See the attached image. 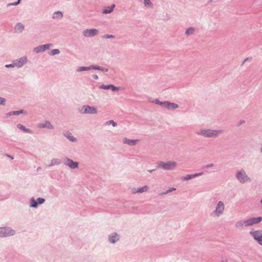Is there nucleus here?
<instances>
[{"label":"nucleus","mask_w":262,"mask_h":262,"mask_svg":"<svg viewBox=\"0 0 262 262\" xmlns=\"http://www.w3.org/2000/svg\"><path fill=\"white\" fill-rule=\"evenodd\" d=\"M221 133V131L218 130L203 129L199 132L198 134L202 135L207 137H212L218 136Z\"/></svg>","instance_id":"f257e3e1"},{"label":"nucleus","mask_w":262,"mask_h":262,"mask_svg":"<svg viewBox=\"0 0 262 262\" xmlns=\"http://www.w3.org/2000/svg\"><path fill=\"white\" fill-rule=\"evenodd\" d=\"M177 165L175 162L168 161L166 163L161 162L159 164V166L164 169L171 170L173 169Z\"/></svg>","instance_id":"f03ea898"},{"label":"nucleus","mask_w":262,"mask_h":262,"mask_svg":"<svg viewBox=\"0 0 262 262\" xmlns=\"http://www.w3.org/2000/svg\"><path fill=\"white\" fill-rule=\"evenodd\" d=\"M254 239L258 243L262 246V230H257L251 232Z\"/></svg>","instance_id":"7ed1b4c3"},{"label":"nucleus","mask_w":262,"mask_h":262,"mask_svg":"<svg viewBox=\"0 0 262 262\" xmlns=\"http://www.w3.org/2000/svg\"><path fill=\"white\" fill-rule=\"evenodd\" d=\"M225 206L223 202L220 201L219 202L215 210L213 212V215L216 216H220L223 212Z\"/></svg>","instance_id":"20e7f679"},{"label":"nucleus","mask_w":262,"mask_h":262,"mask_svg":"<svg viewBox=\"0 0 262 262\" xmlns=\"http://www.w3.org/2000/svg\"><path fill=\"white\" fill-rule=\"evenodd\" d=\"M82 113L84 114H96L97 113V108L94 107H91L89 105H84L82 107Z\"/></svg>","instance_id":"39448f33"},{"label":"nucleus","mask_w":262,"mask_h":262,"mask_svg":"<svg viewBox=\"0 0 262 262\" xmlns=\"http://www.w3.org/2000/svg\"><path fill=\"white\" fill-rule=\"evenodd\" d=\"M1 232H2V236H6L13 235L15 232L10 228H1Z\"/></svg>","instance_id":"423d86ee"},{"label":"nucleus","mask_w":262,"mask_h":262,"mask_svg":"<svg viewBox=\"0 0 262 262\" xmlns=\"http://www.w3.org/2000/svg\"><path fill=\"white\" fill-rule=\"evenodd\" d=\"M237 179L241 182L245 183L248 181L249 178L244 171H238L236 174Z\"/></svg>","instance_id":"0eeeda50"},{"label":"nucleus","mask_w":262,"mask_h":262,"mask_svg":"<svg viewBox=\"0 0 262 262\" xmlns=\"http://www.w3.org/2000/svg\"><path fill=\"white\" fill-rule=\"evenodd\" d=\"M262 221L261 217H252L246 220L247 226H252L258 224Z\"/></svg>","instance_id":"6e6552de"},{"label":"nucleus","mask_w":262,"mask_h":262,"mask_svg":"<svg viewBox=\"0 0 262 262\" xmlns=\"http://www.w3.org/2000/svg\"><path fill=\"white\" fill-rule=\"evenodd\" d=\"M160 104L164 107L169 110H174L178 107V105L177 104L169 102L167 101L160 102Z\"/></svg>","instance_id":"1a4fd4ad"},{"label":"nucleus","mask_w":262,"mask_h":262,"mask_svg":"<svg viewBox=\"0 0 262 262\" xmlns=\"http://www.w3.org/2000/svg\"><path fill=\"white\" fill-rule=\"evenodd\" d=\"M98 31L97 29H87L83 31V33L86 37H92L96 35Z\"/></svg>","instance_id":"9d476101"},{"label":"nucleus","mask_w":262,"mask_h":262,"mask_svg":"<svg viewBox=\"0 0 262 262\" xmlns=\"http://www.w3.org/2000/svg\"><path fill=\"white\" fill-rule=\"evenodd\" d=\"M45 199L43 198H39L35 201L34 199L31 201V206L33 207H36L38 204H41L45 202Z\"/></svg>","instance_id":"9b49d317"},{"label":"nucleus","mask_w":262,"mask_h":262,"mask_svg":"<svg viewBox=\"0 0 262 262\" xmlns=\"http://www.w3.org/2000/svg\"><path fill=\"white\" fill-rule=\"evenodd\" d=\"M51 45L48 44V45H41L39 46L34 49V51L36 53H39L40 52H43L45 51L46 50L49 49V47L51 46Z\"/></svg>","instance_id":"f8f14e48"},{"label":"nucleus","mask_w":262,"mask_h":262,"mask_svg":"<svg viewBox=\"0 0 262 262\" xmlns=\"http://www.w3.org/2000/svg\"><path fill=\"white\" fill-rule=\"evenodd\" d=\"M139 141V140L138 139L132 140V139H127L126 138H125L123 141V142L124 144H126L129 145H132V146L135 145Z\"/></svg>","instance_id":"ddd939ff"},{"label":"nucleus","mask_w":262,"mask_h":262,"mask_svg":"<svg viewBox=\"0 0 262 262\" xmlns=\"http://www.w3.org/2000/svg\"><path fill=\"white\" fill-rule=\"evenodd\" d=\"M26 57L20 58L17 61L15 62V66L18 68L22 67L27 62Z\"/></svg>","instance_id":"4468645a"},{"label":"nucleus","mask_w":262,"mask_h":262,"mask_svg":"<svg viewBox=\"0 0 262 262\" xmlns=\"http://www.w3.org/2000/svg\"><path fill=\"white\" fill-rule=\"evenodd\" d=\"M148 189V187L147 186H145L143 187L138 188V189H133L132 191L134 193H142L143 192L147 191Z\"/></svg>","instance_id":"2eb2a0df"},{"label":"nucleus","mask_w":262,"mask_h":262,"mask_svg":"<svg viewBox=\"0 0 262 262\" xmlns=\"http://www.w3.org/2000/svg\"><path fill=\"white\" fill-rule=\"evenodd\" d=\"M67 165L72 168H75L77 167L78 163L74 162L71 160H68Z\"/></svg>","instance_id":"dca6fc26"},{"label":"nucleus","mask_w":262,"mask_h":262,"mask_svg":"<svg viewBox=\"0 0 262 262\" xmlns=\"http://www.w3.org/2000/svg\"><path fill=\"white\" fill-rule=\"evenodd\" d=\"M202 174H203V172L196 173L195 174H188V175H187L186 177H184L183 178V180H188L192 178H195L197 176H201Z\"/></svg>","instance_id":"f3484780"},{"label":"nucleus","mask_w":262,"mask_h":262,"mask_svg":"<svg viewBox=\"0 0 262 262\" xmlns=\"http://www.w3.org/2000/svg\"><path fill=\"white\" fill-rule=\"evenodd\" d=\"M115 7V4H113L110 7H108L106 8L105 9H104L103 11V13L106 14V13H110L112 12L113 11Z\"/></svg>","instance_id":"a211bd4d"},{"label":"nucleus","mask_w":262,"mask_h":262,"mask_svg":"<svg viewBox=\"0 0 262 262\" xmlns=\"http://www.w3.org/2000/svg\"><path fill=\"white\" fill-rule=\"evenodd\" d=\"M235 226L237 228H241L247 226L246 220L238 222L236 223Z\"/></svg>","instance_id":"6ab92c4d"},{"label":"nucleus","mask_w":262,"mask_h":262,"mask_svg":"<svg viewBox=\"0 0 262 262\" xmlns=\"http://www.w3.org/2000/svg\"><path fill=\"white\" fill-rule=\"evenodd\" d=\"M119 239V236L117 234H114L112 236H111L109 238V241L112 243H115Z\"/></svg>","instance_id":"aec40b11"},{"label":"nucleus","mask_w":262,"mask_h":262,"mask_svg":"<svg viewBox=\"0 0 262 262\" xmlns=\"http://www.w3.org/2000/svg\"><path fill=\"white\" fill-rule=\"evenodd\" d=\"M24 28V26L21 24L18 23L15 26V30L16 32H20L23 30Z\"/></svg>","instance_id":"412c9836"},{"label":"nucleus","mask_w":262,"mask_h":262,"mask_svg":"<svg viewBox=\"0 0 262 262\" xmlns=\"http://www.w3.org/2000/svg\"><path fill=\"white\" fill-rule=\"evenodd\" d=\"M40 128H52V126L49 122H46L45 123L40 124L38 126Z\"/></svg>","instance_id":"4be33fe9"},{"label":"nucleus","mask_w":262,"mask_h":262,"mask_svg":"<svg viewBox=\"0 0 262 262\" xmlns=\"http://www.w3.org/2000/svg\"><path fill=\"white\" fill-rule=\"evenodd\" d=\"M62 16V13L61 12L57 11L54 13L53 17V18H61Z\"/></svg>","instance_id":"5701e85b"},{"label":"nucleus","mask_w":262,"mask_h":262,"mask_svg":"<svg viewBox=\"0 0 262 262\" xmlns=\"http://www.w3.org/2000/svg\"><path fill=\"white\" fill-rule=\"evenodd\" d=\"M91 67H79L77 71L78 72H81V71H86V70H91Z\"/></svg>","instance_id":"b1692460"},{"label":"nucleus","mask_w":262,"mask_h":262,"mask_svg":"<svg viewBox=\"0 0 262 262\" xmlns=\"http://www.w3.org/2000/svg\"><path fill=\"white\" fill-rule=\"evenodd\" d=\"M194 31V29L193 28H188L186 31L185 33L186 35H189L193 34Z\"/></svg>","instance_id":"393cba45"},{"label":"nucleus","mask_w":262,"mask_h":262,"mask_svg":"<svg viewBox=\"0 0 262 262\" xmlns=\"http://www.w3.org/2000/svg\"><path fill=\"white\" fill-rule=\"evenodd\" d=\"M59 53V51L58 49H54L51 51L50 55H54L55 54H57Z\"/></svg>","instance_id":"a878e982"},{"label":"nucleus","mask_w":262,"mask_h":262,"mask_svg":"<svg viewBox=\"0 0 262 262\" xmlns=\"http://www.w3.org/2000/svg\"><path fill=\"white\" fill-rule=\"evenodd\" d=\"M17 127L25 132H29V130L28 129H26L24 126L21 124H18Z\"/></svg>","instance_id":"bb28decb"},{"label":"nucleus","mask_w":262,"mask_h":262,"mask_svg":"<svg viewBox=\"0 0 262 262\" xmlns=\"http://www.w3.org/2000/svg\"><path fill=\"white\" fill-rule=\"evenodd\" d=\"M100 88L101 89H104V90H107V89H109L111 88V84H109V85H102L101 86H100Z\"/></svg>","instance_id":"cd10ccee"},{"label":"nucleus","mask_w":262,"mask_h":262,"mask_svg":"<svg viewBox=\"0 0 262 262\" xmlns=\"http://www.w3.org/2000/svg\"><path fill=\"white\" fill-rule=\"evenodd\" d=\"M113 91H118L119 90V87H116L114 85L111 84V88Z\"/></svg>","instance_id":"c85d7f7f"},{"label":"nucleus","mask_w":262,"mask_h":262,"mask_svg":"<svg viewBox=\"0 0 262 262\" xmlns=\"http://www.w3.org/2000/svg\"><path fill=\"white\" fill-rule=\"evenodd\" d=\"M106 124H111L114 127L117 125L116 123L113 120H110V121L107 122Z\"/></svg>","instance_id":"c756f323"},{"label":"nucleus","mask_w":262,"mask_h":262,"mask_svg":"<svg viewBox=\"0 0 262 262\" xmlns=\"http://www.w3.org/2000/svg\"><path fill=\"white\" fill-rule=\"evenodd\" d=\"M144 5L145 6H150L151 3L150 0H144Z\"/></svg>","instance_id":"7c9ffc66"},{"label":"nucleus","mask_w":262,"mask_h":262,"mask_svg":"<svg viewBox=\"0 0 262 262\" xmlns=\"http://www.w3.org/2000/svg\"><path fill=\"white\" fill-rule=\"evenodd\" d=\"M91 67V69L98 70L101 69V67L93 66Z\"/></svg>","instance_id":"2f4dec72"},{"label":"nucleus","mask_w":262,"mask_h":262,"mask_svg":"<svg viewBox=\"0 0 262 262\" xmlns=\"http://www.w3.org/2000/svg\"><path fill=\"white\" fill-rule=\"evenodd\" d=\"M23 113V111H14L12 113V114L13 115H19L21 113Z\"/></svg>","instance_id":"473e14b6"},{"label":"nucleus","mask_w":262,"mask_h":262,"mask_svg":"<svg viewBox=\"0 0 262 262\" xmlns=\"http://www.w3.org/2000/svg\"><path fill=\"white\" fill-rule=\"evenodd\" d=\"M5 102V99L3 98L0 97V104H4Z\"/></svg>","instance_id":"72a5a7b5"},{"label":"nucleus","mask_w":262,"mask_h":262,"mask_svg":"<svg viewBox=\"0 0 262 262\" xmlns=\"http://www.w3.org/2000/svg\"><path fill=\"white\" fill-rule=\"evenodd\" d=\"M6 67L7 68H9V67H16L15 66V62L13 64H7L6 66Z\"/></svg>","instance_id":"f704fd0d"},{"label":"nucleus","mask_w":262,"mask_h":262,"mask_svg":"<svg viewBox=\"0 0 262 262\" xmlns=\"http://www.w3.org/2000/svg\"><path fill=\"white\" fill-rule=\"evenodd\" d=\"M104 38H113L114 37V36L113 35H104L103 36Z\"/></svg>","instance_id":"c9c22d12"},{"label":"nucleus","mask_w":262,"mask_h":262,"mask_svg":"<svg viewBox=\"0 0 262 262\" xmlns=\"http://www.w3.org/2000/svg\"><path fill=\"white\" fill-rule=\"evenodd\" d=\"M20 0H18V1L16 3H14L12 4H9V5H17L20 3Z\"/></svg>","instance_id":"e433bc0d"},{"label":"nucleus","mask_w":262,"mask_h":262,"mask_svg":"<svg viewBox=\"0 0 262 262\" xmlns=\"http://www.w3.org/2000/svg\"><path fill=\"white\" fill-rule=\"evenodd\" d=\"M99 70H101V71H104V72H107L108 71V69H107L102 68V67H101V69H99Z\"/></svg>","instance_id":"4c0bfd02"},{"label":"nucleus","mask_w":262,"mask_h":262,"mask_svg":"<svg viewBox=\"0 0 262 262\" xmlns=\"http://www.w3.org/2000/svg\"><path fill=\"white\" fill-rule=\"evenodd\" d=\"M68 138L72 141H75V139L73 137L70 136Z\"/></svg>","instance_id":"58836bf2"},{"label":"nucleus","mask_w":262,"mask_h":262,"mask_svg":"<svg viewBox=\"0 0 262 262\" xmlns=\"http://www.w3.org/2000/svg\"><path fill=\"white\" fill-rule=\"evenodd\" d=\"M93 77L94 79H97L98 78V76H97V75H94L93 76Z\"/></svg>","instance_id":"ea45409f"},{"label":"nucleus","mask_w":262,"mask_h":262,"mask_svg":"<svg viewBox=\"0 0 262 262\" xmlns=\"http://www.w3.org/2000/svg\"><path fill=\"white\" fill-rule=\"evenodd\" d=\"M212 166H213V164L208 165L206 166V168H209V167H210Z\"/></svg>","instance_id":"a19ab883"},{"label":"nucleus","mask_w":262,"mask_h":262,"mask_svg":"<svg viewBox=\"0 0 262 262\" xmlns=\"http://www.w3.org/2000/svg\"><path fill=\"white\" fill-rule=\"evenodd\" d=\"M54 163L58 164L59 163V162L57 160H54Z\"/></svg>","instance_id":"79ce46f5"},{"label":"nucleus","mask_w":262,"mask_h":262,"mask_svg":"<svg viewBox=\"0 0 262 262\" xmlns=\"http://www.w3.org/2000/svg\"><path fill=\"white\" fill-rule=\"evenodd\" d=\"M156 103H159V102L158 101V100H156Z\"/></svg>","instance_id":"37998d69"}]
</instances>
